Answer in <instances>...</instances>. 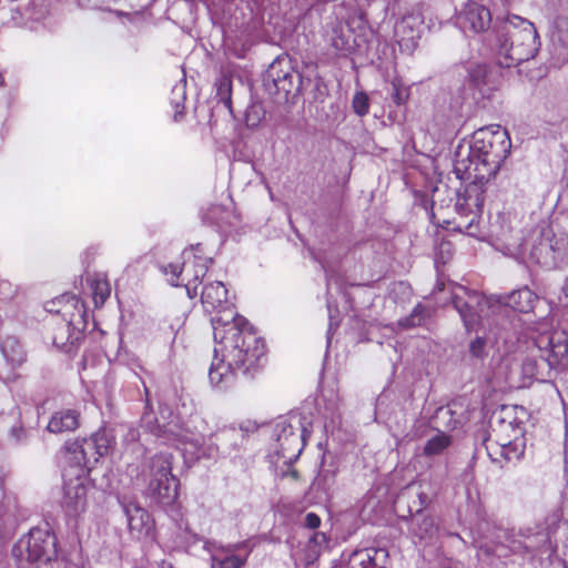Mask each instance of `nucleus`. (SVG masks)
<instances>
[{"mask_svg": "<svg viewBox=\"0 0 568 568\" xmlns=\"http://www.w3.org/2000/svg\"><path fill=\"white\" fill-rule=\"evenodd\" d=\"M298 75L294 72L290 61L286 58L275 59L268 67L264 84L271 93L290 94L294 88Z\"/></svg>", "mask_w": 568, "mask_h": 568, "instance_id": "17", "label": "nucleus"}, {"mask_svg": "<svg viewBox=\"0 0 568 568\" xmlns=\"http://www.w3.org/2000/svg\"><path fill=\"white\" fill-rule=\"evenodd\" d=\"M392 88H393V92H392L393 101L397 105L404 104L409 95L408 89L396 79L392 81Z\"/></svg>", "mask_w": 568, "mask_h": 568, "instance_id": "38", "label": "nucleus"}, {"mask_svg": "<svg viewBox=\"0 0 568 568\" xmlns=\"http://www.w3.org/2000/svg\"><path fill=\"white\" fill-rule=\"evenodd\" d=\"M182 262L161 265V271L166 275L171 285L184 286L190 298L199 295L197 281L207 273L212 258L204 255L201 244L186 248L181 255Z\"/></svg>", "mask_w": 568, "mask_h": 568, "instance_id": "7", "label": "nucleus"}, {"mask_svg": "<svg viewBox=\"0 0 568 568\" xmlns=\"http://www.w3.org/2000/svg\"><path fill=\"white\" fill-rule=\"evenodd\" d=\"M469 353L475 358H484L487 356L486 339L484 337H476L469 344Z\"/></svg>", "mask_w": 568, "mask_h": 568, "instance_id": "40", "label": "nucleus"}, {"mask_svg": "<svg viewBox=\"0 0 568 568\" xmlns=\"http://www.w3.org/2000/svg\"><path fill=\"white\" fill-rule=\"evenodd\" d=\"M568 355V338L562 332L540 334L525 354L506 358L507 381L516 387H527L534 381L547 382L554 368Z\"/></svg>", "mask_w": 568, "mask_h": 568, "instance_id": "3", "label": "nucleus"}, {"mask_svg": "<svg viewBox=\"0 0 568 568\" xmlns=\"http://www.w3.org/2000/svg\"><path fill=\"white\" fill-rule=\"evenodd\" d=\"M328 477H333L332 475H329L328 473H321L318 474V476L316 477L315 481H314V486L316 487H320L322 485V481L325 480L328 478Z\"/></svg>", "mask_w": 568, "mask_h": 568, "instance_id": "45", "label": "nucleus"}, {"mask_svg": "<svg viewBox=\"0 0 568 568\" xmlns=\"http://www.w3.org/2000/svg\"><path fill=\"white\" fill-rule=\"evenodd\" d=\"M185 99H186L185 82L180 81L172 88V92H171V104L174 109V119L175 120H178L179 116H181L183 114Z\"/></svg>", "mask_w": 568, "mask_h": 568, "instance_id": "33", "label": "nucleus"}, {"mask_svg": "<svg viewBox=\"0 0 568 568\" xmlns=\"http://www.w3.org/2000/svg\"><path fill=\"white\" fill-rule=\"evenodd\" d=\"M528 258L544 267H557L568 261V236L555 234L551 229H544L540 236L530 246Z\"/></svg>", "mask_w": 568, "mask_h": 568, "instance_id": "13", "label": "nucleus"}, {"mask_svg": "<svg viewBox=\"0 0 568 568\" xmlns=\"http://www.w3.org/2000/svg\"><path fill=\"white\" fill-rule=\"evenodd\" d=\"M486 450L490 460L503 468L507 463L518 460L525 452V440L514 439L508 444L507 442H491L488 438L486 442Z\"/></svg>", "mask_w": 568, "mask_h": 568, "instance_id": "20", "label": "nucleus"}, {"mask_svg": "<svg viewBox=\"0 0 568 568\" xmlns=\"http://www.w3.org/2000/svg\"><path fill=\"white\" fill-rule=\"evenodd\" d=\"M79 417L80 414L75 409L58 410L51 416L47 429L53 434L75 430L79 426Z\"/></svg>", "mask_w": 568, "mask_h": 568, "instance_id": "24", "label": "nucleus"}, {"mask_svg": "<svg viewBox=\"0 0 568 568\" xmlns=\"http://www.w3.org/2000/svg\"><path fill=\"white\" fill-rule=\"evenodd\" d=\"M63 470L62 508L68 516L77 517L85 511L88 506L89 467L75 463H67Z\"/></svg>", "mask_w": 568, "mask_h": 568, "instance_id": "12", "label": "nucleus"}, {"mask_svg": "<svg viewBox=\"0 0 568 568\" xmlns=\"http://www.w3.org/2000/svg\"><path fill=\"white\" fill-rule=\"evenodd\" d=\"M73 300L75 301V305H78L79 304V300L75 298V297H73Z\"/></svg>", "mask_w": 568, "mask_h": 568, "instance_id": "52", "label": "nucleus"}, {"mask_svg": "<svg viewBox=\"0 0 568 568\" xmlns=\"http://www.w3.org/2000/svg\"><path fill=\"white\" fill-rule=\"evenodd\" d=\"M31 430L21 423L11 426L8 433V443L12 446H26L31 439Z\"/></svg>", "mask_w": 568, "mask_h": 568, "instance_id": "32", "label": "nucleus"}, {"mask_svg": "<svg viewBox=\"0 0 568 568\" xmlns=\"http://www.w3.org/2000/svg\"><path fill=\"white\" fill-rule=\"evenodd\" d=\"M450 444V437L443 432H438L426 442L423 453L427 457L437 456L447 449Z\"/></svg>", "mask_w": 568, "mask_h": 568, "instance_id": "29", "label": "nucleus"}, {"mask_svg": "<svg viewBox=\"0 0 568 568\" xmlns=\"http://www.w3.org/2000/svg\"><path fill=\"white\" fill-rule=\"evenodd\" d=\"M418 498H419L420 508L427 505L428 497L426 494H424V493L418 494Z\"/></svg>", "mask_w": 568, "mask_h": 568, "instance_id": "46", "label": "nucleus"}, {"mask_svg": "<svg viewBox=\"0 0 568 568\" xmlns=\"http://www.w3.org/2000/svg\"><path fill=\"white\" fill-rule=\"evenodd\" d=\"M140 438V433L138 429L135 428H129L125 436H124V442L125 443H131V444H134L139 440Z\"/></svg>", "mask_w": 568, "mask_h": 568, "instance_id": "44", "label": "nucleus"}, {"mask_svg": "<svg viewBox=\"0 0 568 568\" xmlns=\"http://www.w3.org/2000/svg\"><path fill=\"white\" fill-rule=\"evenodd\" d=\"M321 525V518L314 514V513H308L306 516H305V526L310 529H316L318 528Z\"/></svg>", "mask_w": 568, "mask_h": 568, "instance_id": "42", "label": "nucleus"}, {"mask_svg": "<svg viewBox=\"0 0 568 568\" xmlns=\"http://www.w3.org/2000/svg\"><path fill=\"white\" fill-rule=\"evenodd\" d=\"M554 27L558 30V32H568V18L564 16H557L554 20Z\"/></svg>", "mask_w": 568, "mask_h": 568, "instance_id": "43", "label": "nucleus"}, {"mask_svg": "<svg viewBox=\"0 0 568 568\" xmlns=\"http://www.w3.org/2000/svg\"><path fill=\"white\" fill-rule=\"evenodd\" d=\"M396 287H398L402 292H407L409 291V286L408 284L404 283V282H399L397 284H395Z\"/></svg>", "mask_w": 568, "mask_h": 568, "instance_id": "47", "label": "nucleus"}, {"mask_svg": "<svg viewBox=\"0 0 568 568\" xmlns=\"http://www.w3.org/2000/svg\"><path fill=\"white\" fill-rule=\"evenodd\" d=\"M419 21L417 18L408 16L404 17L395 26V34L398 38V43L403 48L412 49L416 45V40L419 39Z\"/></svg>", "mask_w": 568, "mask_h": 568, "instance_id": "25", "label": "nucleus"}, {"mask_svg": "<svg viewBox=\"0 0 568 568\" xmlns=\"http://www.w3.org/2000/svg\"><path fill=\"white\" fill-rule=\"evenodd\" d=\"M508 132L500 125L480 128L470 141L457 148L454 170L460 179L490 180L510 152Z\"/></svg>", "mask_w": 568, "mask_h": 568, "instance_id": "2", "label": "nucleus"}, {"mask_svg": "<svg viewBox=\"0 0 568 568\" xmlns=\"http://www.w3.org/2000/svg\"><path fill=\"white\" fill-rule=\"evenodd\" d=\"M169 408L161 407V418L154 417L152 413L145 412L141 418L142 427L150 430L158 438H162V442L168 445H173L180 448V446L190 445L197 453V457L201 456V446L204 443L205 434H191L189 430L180 427L178 423L173 420L166 422L165 413Z\"/></svg>", "mask_w": 568, "mask_h": 568, "instance_id": "11", "label": "nucleus"}, {"mask_svg": "<svg viewBox=\"0 0 568 568\" xmlns=\"http://www.w3.org/2000/svg\"><path fill=\"white\" fill-rule=\"evenodd\" d=\"M329 44L337 51L343 54H346L351 51V37L343 32V29L338 26L332 29V33L329 36Z\"/></svg>", "mask_w": 568, "mask_h": 568, "instance_id": "30", "label": "nucleus"}, {"mask_svg": "<svg viewBox=\"0 0 568 568\" xmlns=\"http://www.w3.org/2000/svg\"><path fill=\"white\" fill-rule=\"evenodd\" d=\"M148 494L161 505H171L178 497V479L172 475V455L155 454L145 471Z\"/></svg>", "mask_w": 568, "mask_h": 568, "instance_id": "9", "label": "nucleus"}, {"mask_svg": "<svg viewBox=\"0 0 568 568\" xmlns=\"http://www.w3.org/2000/svg\"><path fill=\"white\" fill-rule=\"evenodd\" d=\"M483 73L481 69L470 73V79L467 80L460 89L462 103L478 102L480 98H485V93L478 82V77Z\"/></svg>", "mask_w": 568, "mask_h": 568, "instance_id": "27", "label": "nucleus"}, {"mask_svg": "<svg viewBox=\"0 0 568 568\" xmlns=\"http://www.w3.org/2000/svg\"><path fill=\"white\" fill-rule=\"evenodd\" d=\"M468 180L471 182L465 185L456 196L455 211L458 220L454 229L474 235L484 205L485 185L489 180L476 178Z\"/></svg>", "mask_w": 568, "mask_h": 568, "instance_id": "10", "label": "nucleus"}, {"mask_svg": "<svg viewBox=\"0 0 568 568\" xmlns=\"http://www.w3.org/2000/svg\"><path fill=\"white\" fill-rule=\"evenodd\" d=\"M216 97L226 106L231 108L232 80L222 74L215 82Z\"/></svg>", "mask_w": 568, "mask_h": 568, "instance_id": "35", "label": "nucleus"}, {"mask_svg": "<svg viewBox=\"0 0 568 568\" xmlns=\"http://www.w3.org/2000/svg\"><path fill=\"white\" fill-rule=\"evenodd\" d=\"M254 546L250 539L214 546L211 554L212 568H243Z\"/></svg>", "mask_w": 568, "mask_h": 568, "instance_id": "16", "label": "nucleus"}, {"mask_svg": "<svg viewBox=\"0 0 568 568\" xmlns=\"http://www.w3.org/2000/svg\"><path fill=\"white\" fill-rule=\"evenodd\" d=\"M2 83H3V77H2V74L0 73V85H2Z\"/></svg>", "mask_w": 568, "mask_h": 568, "instance_id": "51", "label": "nucleus"}, {"mask_svg": "<svg viewBox=\"0 0 568 568\" xmlns=\"http://www.w3.org/2000/svg\"><path fill=\"white\" fill-rule=\"evenodd\" d=\"M499 53L507 60L506 67L518 64L534 58L539 48L536 28L530 21L510 14L503 19L497 27Z\"/></svg>", "mask_w": 568, "mask_h": 568, "instance_id": "5", "label": "nucleus"}, {"mask_svg": "<svg viewBox=\"0 0 568 568\" xmlns=\"http://www.w3.org/2000/svg\"><path fill=\"white\" fill-rule=\"evenodd\" d=\"M320 538H321V541L326 542V537H325V535H324V534H317V535H315V537H314V539H315V541H316V542H320V540H318Z\"/></svg>", "mask_w": 568, "mask_h": 568, "instance_id": "49", "label": "nucleus"}, {"mask_svg": "<svg viewBox=\"0 0 568 568\" xmlns=\"http://www.w3.org/2000/svg\"><path fill=\"white\" fill-rule=\"evenodd\" d=\"M47 566H42L41 568H45Z\"/></svg>", "mask_w": 568, "mask_h": 568, "instance_id": "53", "label": "nucleus"}, {"mask_svg": "<svg viewBox=\"0 0 568 568\" xmlns=\"http://www.w3.org/2000/svg\"><path fill=\"white\" fill-rule=\"evenodd\" d=\"M227 290L225 285L220 282H210L205 284L201 291V302L206 312H215L216 315L211 318L213 328L217 324H223L227 318L226 313L230 311L236 314L233 304L227 297Z\"/></svg>", "mask_w": 568, "mask_h": 568, "instance_id": "15", "label": "nucleus"}, {"mask_svg": "<svg viewBox=\"0 0 568 568\" xmlns=\"http://www.w3.org/2000/svg\"><path fill=\"white\" fill-rule=\"evenodd\" d=\"M220 437H221L220 439H222V440H226V439L233 440L232 447H233V449H236L239 446L237 439L243 438V434L241 433V430H237L235 428H227L221 433Z\"/></svg>", "mask_w": 568, "mask_h": 568, "instance_id": "41", "label": "nucleus"}, {"mask_svg": "<svg viewBox=\"0 0 568 568\" xmlns=\"http://www.w3.org/2000/svg\"><path fill=\"white\" fill-rule=\"evenodd\" d=\"M453 415L454 413L450 407L440 406L436 409L433 420L437 426L454 428L456 426V420L453 418Z\"/></svg>", "mask_w": 568, "mask_h": 568, "instance_id": "36", "label": "nucleus"}, {"mask_svg": "<svg viewBox=\"0 0 568 568\" xmlns=\"http://www.w3.org/2000/svg\"><path fill=\"white\" fill-rule=\"evenodd\" d=\"M95 307H101L111 294V287L103 274H94L88 278Z\"/></svg>", "mask_w": 568, "mask_h": 568, "instance_id": "26", "label": "nucleus"}, {"mask_svg": "<svg viewBox=\"0 0 568 568\" xmlns=\"http://www.w3.org/2000/svg\"><path fill=\"white\" fill-rule=\"evenodd\" d=\"M123 511L126 516L129 530L134 538L141 539L151 534L153 520L144 508L135 503H128L123 505Z\"/></svg>", "mask_w": 568, "mask_h": 568, "instance_id": "22", "label": "nucleus"}, {"mask_svg": "<svg viewBox=\"0 0 568 568\" xmlns=\"http://www.w3.org/2000/svg\"><path fill=\"white\" fill-rule=\"evenodd\" d=\"M562 293L565 294L566 297H568V276L562 285Z\"/></svg>", "mask_w": 568, "mask_h": 568, "instance_id": "50", "label": "nucleus"}, {"mask_svg": "<svg viewBox=\"0 0 568 568\" xmlns=\"http://www.w3.org/2000/svg\"><path fill=\"white\" fill-rule=\"evenodd\" d=\"M70 338V322L62 323L52 337L57 347H64Z\"/></svg>", "mask_w": 568, "mask_h": 568, "instance_id": "39", "label": "nucleus"}, {"mask_svg": "<svg viewBox=\"0 0 568 568\" xmlns=\"http://www.w3.org/2000/svg\"><path fill=\"white\" fill-rule=\"evenodd\" d=\"M523 540H514L510 546L513 552L531 554L532 556L549 544V535L544 530L525 528L520 531Z\"/></svg>", "mask_w": 568, "mask_h": 568, "instance_id": "23", "label": "nucleus"}, {"mask_svg": "<svg viewBox=\"0 0 568 568\" xmlns=\"http://www.w3.org/2000/svg\"><path fill=\"white\" fill-rule=\"evenodd\" d=\"M2 355L12 365H20L24 361L23 352L14 339H8L2 347Z\"/></svg>", "mask_w": 568, "mask_h": 568, "instance_id": "34", "label": "nucleus"}, {"mask_svg": "<svg viewBox=\"0 0 568 568\" xmlns=\"http://www.w3.org/2000/svg\"><path fill=\"white\" fill-rule=\"evenodd\" d=\"M226 316L222 325L213 328L215 347L209 379L217 389L233 385L237 372L253 373L265 357V344L247 321L230 311Z\"/></svg>", "mask_w": 568, "mask_h": 568, "instance_id": "1", "label": "nucleus"}, {"mask_svg": "<svg viewBox=\"0 0 568 568\" xmlns=\"http://www.w3.org/2000/svg\"><path fill=\"white\" fill-rule=\"evenodd\" d=\"M354 112L359 115L364 116L368 113L369 110V103H368V97L364 92H357L352 102Z\"/></svg>", "mask_w": 568, "mask_h": 568, "instance_id": "37", "label": "nucleus"}, {"mask_svg": "<svg viewBox=\"0 0 568 568\" xmlns=\"http://www.w3.org/2000/svg\"><path fill=\"white\" fill-rule=\"evenodd\" d=\"M417 515L412 520V530L419 538L425 539L433 536L435 525L430 517L420 514V508L416 509Z\"/></svg>", "mask_w": 568, "mask_h": 568, "instance_id": "28", "label": "nucleus"}, {"mask_svg": "<svg viewBox=\"0 0 568 568\" xmlns=\"http://www.w3.org/2000/svg\"><path fill=\"white\" fill-rule=\"evenodd\" d=\"M114 444V436L105 428L99 429L90 438L74 440L65 445V463H75L89 467L105 456Z\"/></svg>", "mask_w": 568, "mask_h": 568, "instance_id": "14", "label": "nucleus"}, {"mask_svg": "<svg viewBox=\"0 0 568 568\" xmlns=\"http://www.w3.org/2000/svg\"><path fill=\"white\" fill-rule=\"evenodd\" d=\"M327 307H328V313H329V329H331V328H332V326H333L334 316H333V313H332V308H331V304H329V303L327 304Z\"/></svg>", "mask_w": 568, "mask_h": 568, "instance_id": "48", "label": "nucleus"}, {"mask_svg": "<svg viewBox=\"0 0 568 568\" xmlns=\"http://www.w3.org/2000/svg\"><path fill=\"white\" fill-rule=\"evenodd\" d=\"M538 295L528 286L514 290L508 295L485 296L478 292L457 286L453 292V305L459 313L467 331L485 326V321L509 306L519 313L534 311Z\"/></svg>", "mask_w": 568, "mask_h": 568, "instance_id": "4", "label": "nucleus"}, {"mask_svg": "<svg viewBox=\"0 0 568 568\" xmlns=\"http://www.w3.org/2000/svg\"><path fill=\"white\" fill-rule=\"evenodd\" d=\"M19 568L49 566L57 557L55 536L48 529L32 528L12 549Z\"/></svg>", "mask_w": 568, "mask_h": 568, "instance_id": "8", "label": "nucleus"}, {"mask_svg": "<svg viewBox=\"0 0 568 568\" xmlns=\"http://www.w3.org/2000/svg\"><path fill=\"white\" fill-rule=\"evenodd\" d=\"M388 552L384 548L356 549L351 554H342L341 559L332 568H385Z\"/></svg>", "mask_w": 568, "mask_h": 568, "instance_id": "19", "label": "nucleus"}, {"mask_svg": "<svg viewBox=\"0 0 568 568\" xmlns=\"http://www.w3.org/2000/svg\"><path fill=\"white\" fill-rule=\"evenodd\" d=\"M312 433L311 419L301 413H291L276 419L272 427V450L285 464L297 460Z\"/></svg>", "mask_w": 568, "mask_h": 568, "instance_id": "6", "label": "nucleus"}, {"mask_svg": "<svg viewBox=\"0 0 568 568\" xmlns=\"http://www.w3.org/2000/svg\"><path fill=\"white\" fill-rule=\"evenodd\" d=\"M491 14L476 1H468L457 13L456 24L464 33H479L488 29Z\"/></svg>", "mask_w": 568, "mask_h": 568, "instance_id": "18", "label": "nucleus"}, {"mask_svg": "<svg viewBox=\"0 0 568 568\" xmlns=\"http://www.w3.org/2000/svg\"><path fill=\"white\" fill-rule=\"evenodd\" d=\"M495 439L491 442H507L524 438V428L513 415V409L504 407L496 420L491 424Z\"/></svg>", "mask_w": 568, "mask_h": 568, "instance_id": "21", "label": "nucleus"}, {"mask_svg": "<svg viewBox=\"0 0 568 568\" xmlns=\"http://www.w3.org/2000/svg\"><path fill=\"white\" fill-rule=\"evenodd\" d=\"M428 317V310L422 304H418L414 307L408 317L400 320L398 323L404 328H410L423 325Z\"/></svg>", "mask_w": 568, "mask_h": 568, "instance_id": "31", "label": "nucleus"}]
</instances>
